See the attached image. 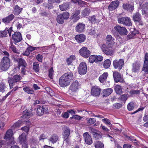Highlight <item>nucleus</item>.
<instances>
[{"mask_svg":"<svg viewBox=\"0 0 148 148\" xmlns=\"http://www.w3.org/2000/svg\"><path fill=\"white\" fill-rule=\"evenodd\" d=\"M12 38L15 45H16L17 43L20 42L22 39L21 33L18 32L14 33L12 35Z\"/></svg>","mask_w":148,"mask_h":148,"instance_id":"8","label":"nucleus"},{"mask_svg":"<svg viewBox=\"0 0 148 148\" xmlns=\"http://www.w3.org/2000/svg\"><path fill=\"white\" fill-rule=\"evenodd\" d=\"M142 14L148 17V2H146L142 6Z\"/></svg>","mask_w":148,"mask_h":148,"instance_id":"22","label":"nucleus"},{"mask_svg":"<svg viewBox=\"0 0 148 148\" xmlns=\"http://www.w3.org/2000/svg\"><path fill=\"white\" fill-rule=\"evenodd\" d=\"M90 12V10L88 8H86L82 12V15L84 17L89 15Z\"/></svg>","mask_w":148,"mask_h":148,"instance_id":"39","label":"nucleus"},{"mask_svg":"<svg viewBox=\"0 0 148 148\" xmlns=\"http://www.w3.org/2000/svg\"><path fill=\"white\" fill-rule=\"evenodd\" d=\"M144 64H148V54L147 53L145 55V60Z\"/></svg>","mask_w":148,"mask_h":148,"instance_id":"64","label":"nucleus"},{"mask_svg":"<svg viewBox=\"0 0 148 148\" xmlns=\"http://www.w3.org/2000/svg\"><path fill=\"white\" fill-rule=\"evenodd\" d=\"M79 83L76 80L73 81L70 86L69 92L70 91L72 92L77 91L79 88Z\"/></svg>","mask_w":148,"mask_h":148,"instance_id":"16","label":"nucleus"},{"mask_svg":"<svg viewBox=\"0 0 148 148\" xmlns=\"http://www.w3.org/2000/svg\"><path fill=\"white\" fill-rule=\"evenodd\" d=\"M114 89L115 92L118 94H121L122 93L121 86L119 85H117L115 86Z\"/></svg>","mask_w":148,"mask_h":148,"instance_id":"38","label":"nucleus"},{"mask_svg":"<svg viewBox=\"0 0 148 148\" xmlns=\"http://www.w3.org/2000/svg\"><path fill=\"white\" fill-rule=\"evenodd\" d=\"M108 75V74L107 72L104 73L99 77V81L101 83H104L106 81Z\"/></svg>","mask_w":148,"mask_h":148,"instance_id":"29","label":"nucleus"},{"mask_svg":"<svg viewBox=\"0 0 148 148\" xmlns=\"http://www.w3.org/2000/svg\"><path fill=\"white\" fill-rule=\"evenodd\" d=\"M53 72V71L52 68L50 69L49 70V76L51 79L52 78V76Z\"/></svg>","mask_w":148,"mask_h":148,"instance_id":"60","label":"nucleus"},{"mask_svg":"<svg viewBox=\"0 0 148 148\" xmlns=\"http://www.w3.org/2000/svg\"><path fill=\"white\" fill-rule=\"evenodd\" d=\"M29 129V126H25L21 127V130L24 131L27 134H28Z\"/></svg>","mask_w":148,"mask_h":148,"instance_id":"53","label":"nucleus"},{"mask_svg":"<svg viewBox=\"0 0 148 148\" xmlns=\"http://www.w3.org/2000/svg\"><path fill=\"white\" fill-rule=\"evenodd\" d=\"M87 121L88 124L92 125L96 122V119L95 118H90L87 119Z\"/></svg>","mask_w":148,"mask_h":148,"instance_id":"46","label":"nucleus"},{"mask_svg":"<svg viewBox=\"0 0 148 148\" xmlns=\"http://www.w3.org/2000/svg\"><path fill=\"white\" fill-rule=\"evenodd\" d=\"M69 16V14L67 12H64L62 14L58 15L56 18L57 22L59 24H62L65 19H68Z\"/></svg>","mask_w":148,"mask_h":148,"instance_id":"5","label":"nucleus"},{"mask_svg":"<svg viewBox=\"0 0 148 148\" xmlns=\"http://www.w3.org/2000/svg\"><path fill=\"white\" fill-rule=\"evenodd\" d=\"M79 52L80 55L84 58H88L90 56V52L86 47H82Z\"/></svg>","mask_w":148,"mask_h":148,"instance_id":"12","label":"nucleus"},{"mask_svg":"<svg viewBox=\"0 0 148 148\" xmlns=\"http://www.w3.org/2000/svg\"><path fill=\"white\" fill-rule=\"evenodd\" d=\"M133 20L136 23H138L139 24H141V17L140 14L138 12H136L134 14L132 17Z\"/></svg>","mask_w":148,"mask_h":148,"instance_id":"19","label":"nucleus"},{"mask_svg":"<svg viewBox=\"0 0 148 148\" xmlns=\"http://www.w3.org/2000/svg\"><path fill=\"white\" fill-rule=\"evenodd\" d=\"M5 88V84L3 83L0 84V91L3 92L5 91L4 89Z\"/></svg>","mask_w":148,"mask_h":148,"instance_id":"56","label":"nucleus"},{"mask_svg":"<svg viewBox=\"0 0 148 148\" xmlns=\"http://www.w3.org/2000/svg\"><path fill=\"white\" fill-rule=\"evenodd\" d=\"M101 89L97 86H93L91 89V93L94 96H99L100 94Z\"/></svg>","mask_w":148,"mask_h":148,"instance_id":"17","label":"nucleus"},{"mask_svg":"<svg viewBox=\"0 0 148 148\" xmlns=\"http://www.w3.org/2000/svg\"><path fill=\"white\" fill-rule=\"evenodd\" d=\"M85 25L82 23H79L75 27L76 31L81 33L84 31Z\"/></svg>","mask_w":148,"mask_h":148,"instance_id":"23","label":"nucleus"},{"mask_svg":"<svg viewBox=\"0 0 148 148\" xmlns=\"http://www.w3.org/2000/svg\"><path fill=\"white\" fill-rule=\"evenodd\" d=\"M128 98L127 95H122L120 97V99L122 101H125Z\"/></svg>","mask_w":148,"mask_h":148,"instance_id":"54","label":"nucleus"},{"mask_svg":"<svg viewBox=\"0 0 148 148\" xmlns=\"http://www.w3.org/2000/svg\"><path fill=\"white\" fill-rule=\"evenodd\" d=\"M68 80H69L71 82V80L74 79V77L73 73L71 72H68L63 75Z\"/></svg>","mask_w":148,"mask_h":148,"instance_id":"27","label":"nucleus"},{"mask_svg":"<svg viewBox=\"0 0 148 148\" xmlns=\"http://www.w3.org/2000/svg\"><path fill=\"white\" fill-rule=\"evenodd\" d=\"M111 64V61L109 59H107L104 62L103 66L106 69L108 68Z\"/></svg>","mask_w":148,"mask_h":148,"instance_id":"40","label":"nucleus"},{"mask_svg":"<svg viewBox=\"0 0 148 148\" xmlns=\"http://www.w3.org/2000/svg\"><path fill=\"white\" fill-rule=\"evenodd\" d=\"M23 8L19 7L18 5H16L14 8L13 13L15 15H18L22 10Z\"/></svg>","mask_w":148,"mask_h":148,"instance_id":"26","label":"nucleus"},{"mask_svg":"<svg viewBox=\"0 0 148 148\" xmlns=\"http://www.w3.org/2000/svg\"><path fill=\"white\" fill-rule=\"evenodd\" d=\"M8 81L9 83L10 88H12L13 86L15 85V84L16 83L12 77L8 78Z\"/></svg>","mask_w":148,"mask_h":148,"instance_id":"34","label":"nucleus"},{"mask_svg":"<svg viewBox=\"0 0 148 148\" xmlns=\"http://www.w3.org/2000/svg\"><path fill=\"white\" fill-rule=\"evenodd\" d=\"M69 7V4L68 2L64 3L59 5L60 9L62 11L67 10Z\"/></svg>","mask_w":148,"mask_h":148,"instance_id":"33","label":"nucleus"},{"mask_svg":"<svg viewBox=\"0 0 148 148\" xmlns=\"http://www.w3.org/2000/svg\"><path fill=\"white\" fill-rule=\"evenodd\" d=\"M19 64L18 66L19 68L21 66L26 67L27 66V64L25 61L22 58H19V61H18Z\"/></svg>","mask_w":148,"mask_h":148,"instance_id":"36","label":"nucleus"},{"mask_svg":"<svg viewBox=\"0 0 148 148\" xmlns=\"http://www.w3.org/2000/svg\"><path fill=\"white\" fill-rule=\"evenodd\" d=\"M80 13V11L79 10L76 11L73 14V15L71 16V18L72 19H74V21L75 22H76L79 18V17L78 16V15Z\"/></svg>","mask_w":148,"mask_h":148,"instance_id":"28","label":"nucleus"},{"mask_svg":"<svg viewBox=\"0 0 148 148\" xmlns=\"http://www.w3.org/2000/svg\"><path fill=\"white\" fill-rule=\"evenodd\" d=\"M36 112L39 116H41L44 114H46L48 112V110L46 106L44 107V106H38Z\"/></svg>","mask_w":148,"mask_h":148,"instance_id":"13","label":"nucleus"},{"mask_svg":"<svg viewBox=\"0 0 148 148\" xmlns=\"http://www.w3.org/2000/svg\"><path fill=\"white\" fill-rule=\"evenodd\" d=\"M117 21L118 23L123 24L124 25L130 26L132 25L130 19L127 17L119 18Z\"/></svg>","mask_w":148,"mask_h":148,"instance_id":"4","label":"nucleus"},{"mask_svg":"<svg viewBox=\"0 0 148 148\" xmlns=\"http://www.w3.org/2000/svg\"><path fill=\"white\" fill-rule=\"evenodd\" d=\"M89 131L90 133L93 134H94L97 132V130L96 129L92 127L89 128Z\"/></svg>","mask_w":148,"mask_h":148,"instance_id":"57","label":"nucleus"},{"mask_svg":"<svg viewBox=\"0 0 148 148\" xmlns=\"http://www.w3.org/2000/svg\"><path fill=\"white\" fill-rule=\"evenodd\" d=\"M70 129L68 127H65L62 133L63 138L64 141L67 144H69L71 143L70 138Z\"/></svg>","mask_w":148,"mask_h":148,"instance_id":"3","label":"nucleus"},{"mask_svg":"<svg viewBox=\"0 0 148 148\" xmlns=\"http://www.w3.org/2000/svg\"><path fill=\"white\" fill-rule=\"evenodd\" d=\"M20 143H21L23 147L28 148V145L26 141V136L25 133L22 134L19 137Z\"/></svg>","mask_w":148,"mask_h":148,"instance_id":"10","label":"nucleus"},{"mask_svg":"<svg viewBox=\"0 0 148 148\" xmlns=\"http://www.w3.org/2000/svg\"><path fill=\"white\" fill-rule=\"evenodd\" d=\"M96 58V56L95 55H92L90 56L89 59L90 62V63L95 62Z\"/></svg>","mask_w":148,"mask_h":148,"instance_id":"48","label":"nucleus"},{"mask_svg":"<svg viewBox=\"0 0 148 148\" xmlns=\"http://www.w3.org/2000/svg\"><path fill=\"white\" fill-rule=\"evenodd\" d=\"M113 92V90L111 88H107L103 90V96L106 97L110 95Z\"/></svg>","mask_w":148,"mask_h":148,"instance_id":"31","label":"nucleus"},{"mask_svg":"<svg viewBox=\"0 0 148 148\" xmlns=\"http://www.w3.org/2000/svg\"><path fill=\"white\" fill-rule=\"evenodd\" d=\"M23 122L22 121H18L15 123L12 126V127L16 128L20 127L23 123Z\"/></svg>","mask_w":148,"mask_h":148,"instance_id":"41","label":"nucleus"},{"mask_svg":"<svg viewBox=\"0 0 148 148\" xmlns=\"http://www.w3.org/2000/svg\"><path fill=\"white\" fill-rule=\"evenodd\" d=\"M36 59L40 62H42L43 57L40 54H38L37 56L36 57Z\"/></svg>","mask_w":148,"mask_h":148,"instance_id":"58","label":"nucleus"},{"mask_svg":"<svg viewBox=\"0 0 148 148\" xmlns=\"http://www.w3.org/2000/svg\"><path fill=\"white\" fill-rule=\"evenodd\" d=\"M75 38L78 42L81 43L84 41L86 39V37L85 35L82 34L80 35H76Z\"/></svg>","mask_w":148,"mask_h":148,"instance_id":"24","label":"nucleus"},{"mask_svg":"<svg viewBox=\"0 0 148 148\" xmlns=\"http://www.w3.org/2000/svg\"><path fill=\"white\" fill-rule=\"evenodd\" d=\"M102 51L105 54L111 55L112 54L113 51L111 47H107L105 44H103L101 46Z\"/></svg>","mask_w":148,"mask_h":148,"instance_id":"14","label":"nucleus"},{"mask_svg":"<svg viewBox=\"0 0 148 148\" xmlns=\"http://www.w3.org/2000/svg\"><path fill=\"white\" fill-rule=\"evenodd\" d=\"M93 135L96 139H98L101 137V135L98 133L97 132L94 134H93Z\"/></svg>","mask_w":148,"mask_h":148,"instance_id":"55","label":"nucleus"},{"mask_svg":"<svg viewBox=\"0 0 148 148\" xmlns=\"http://www.w3.org/2000/svg\"><path fill=\"white\" fill-rule=\"evenodd\" d=\"M12 78L16 83L19 81L21 79V76L18 75H14Z\"/></svg>","mask_w":148,"mask_h":148,"instance_id":"50","label":"nucleus"},{"mask_svg":"<svg viewBox=\"0 0 148 148\" xmlns=\"http://www.w3.org/2000/svg\"><path fill=\"white\" fill-rule=\"evenodd\" d=\"M20 22L21 23H20L19 22H17L16 24V27L18 29H20L22 27V24L24 23L23 19H22L21 21H20Z\"/></svg>","mask_w":148,"mask_h":148,"instance_id":"51","label":"nucleus"},{"mask_svg":"<svg viewBox=\"0 0 148 148\" xmlns=\"http://www.w3.org/2000/svg\"><path fill=\"white\" fill-rule=\"evenodd\" d=\"M102 121L104 123H105L106 124H108V125H110L111 123L110 122V120L107 119V118H105L103 119H102Z\"/></svg>","mask_w":148,"mask_h":148,"instance_id":"62","label":"nucleus"},{"mask_svg":"<svg viewBox=\"0 0 148 148\" xmlns=\"http://www.w3.org/2000/svg\"><path fill=\"white\" fill-rule=\"evenodd\" d=\"M124 64V60L123 59H120L119 60H116L113 62L114 68L115 69H118L120 71L122 68Z\"/></svg>","mask_w":148,"mask_h":148,"instance_id":"6","label":"nucleus"},{"mask_svg":"<svg viewBox=\"0 0 148 148\" xmlns=\"http://www.w3.org/2000/svg\"><path fill=\"white\" fill-rule=\"evenodd\" d=\"M10 49L13 51V52L18 54H19V53L18 50L16 49V47L14 45L12 44L10 47Z\"/></svg>","mask_w":148,"mask_h":148,"instance_id":"45","label":"nucleus"},{"mask_svg":"<svg viewBox=\"0 0 148 148\" xmlns=\"http://www.w3.org/2000/svg\"><path fill=\"white\" fill-rule=\"evenodd\" d=\"M83 136L85 141L87 144L90 145L92 143L91 136L89 134L88 132H86L84 133Z\"/></svg>","mask_w":148,"mask_h":148,"instance_id":"18","label":"nucleus"},{"mask_svg":"<svg viewBox=\"0 0 148 148\" xmlns=\"http://www.w3.org/2000/svg\"><path fill=\"white\" fill-rule=\"evenodd\" d=\"M14 15L13 14H11L3 18L2 19V21L5 24H8L10 23L14 19Z\"/></svg>","mask_w":148,"mask_h":148,"instance_id":"21","label":"nucleus"},{"mask_svg":"<svg viewBox=\"0 0 148 148\" xmlns=\"http://www.w3.org/2000/svg\"><path fill=\"white\" fill-rule=\"evenodd\" d=\"M89 19V21H90L92 23H95L97 20V19L96 18V16L95 15H93L90 17Z\"/></svg>","mask_w":148,"mask_h":148,"instance_id":"47","label":"nucleus"},{"mask_svg":"<svg viewBox=\"0 0 148 148\" xmlns=\"http://www.w3.org/2000/svg\"><path fill=\"white\" fill-rule=\"evenodd\" d=\"M59 83L61 87H64L69 85L70 82L63 75L60 78Z\"/></svg>","mask_w":148,"mask_h":148,"instance_id":"7","label":"nucleus"},{"mask_svg":"<svg viewBox=\"0 0 148 148\" xmlns=\"http://www.w3.org/2000/svg\"><path fill=\"white\" fill-rule=\"evenodd\" d=\"M33 68L34 70L36 72H38L40 68L39 64L38 62H34L33 63Z\"/></svg>","mask_w":148,"mask_h":148,"instance_id":"37","label":"nucleus"},{"mask_svg":"<svg viewBox=\"0 0 148 148\" xmlns=\"http://www.w3.org/2000/svg\"><path fill=\"white\" fill-rule=\"evenodd\" d=\"M113 106L116 109H119L122 106L121 104L118 103H115L113 105Z\"/></svg>","mask_w":148,"mask_h":148,"instance_id":"61","label":"nucleus"},{"mask_svg":"<svg viewBox=\"0 0 148 148\" xmlns=\"http://www.w3.org/2000/svg\"><path fill=\"white\" fill-rule=\"evenodd\" d=\"M13 134V131L12 130L9 129L6 132V133L4 139L6 140L9 138H12Z\"/></svg>","mask_w":148,"mask_h":148,"instance_id":"32","label":"nucleus"},{"mask_svg":"<svg viewBox=\"0 0 148 148\" xmlns=\"http://www.w3.org/2000/svg\"><path fill=\"white\" fill-rule=\"evenodd\" d=\"M58 139V136L56 134L52 135L49 138V141H50L52 143H56Z\"/></svg>","mask_w":148,"mask_h":148,"instance_id":"30","label":"nucleus"},{"mask_svg":"<svg viewBox=\"0 0 148 148\" xmlns=\"http://www.w3.org/2000/svg\"><path fill=\"white\" fill-rule=\"evenodd\" d=\"M142 71H144L146 73L148 74V64H144V67L143 68Z\"/></svg>","mask_w":148,"mask_h":148,"instance_id":"52","label":"nucleus"},{"mask_svg":"<svg viewBox=\"0 0 148 148\" xmlns=\"http://www.w3.org/2000/svg\"><path fill=\"white\" fill-rule=\"evenodd\" d=\"M23 90L28 94H32L34 91L32 89H31L28 87H25L23 88Z\"/></svg>","mask_w":148,"mask_h":148,"instance_id":"42","label":"nucleus"},{"mask_svg":"<svg viewBox=\"0 0 148 148\" xmlns=\"http://www.w3.org/2000/svg\"><path fill=\"white\" fill-rule=\"evenodd\" d=\"M96 62H101L102 61L103 59V57L100 56H96Z\"/></svg>","mask_w":148,"mask_h":148,"instance_id":"59","label":"nucleus"},{"mask_svg":"<svg viewBox=\"0 0 148 148\" xmlns=\"http://www.w3.org/2000/svg\"><path fill=\"white\" fill-rule=\"evenodd\" d=\"M8 34L6 29L5 30L0 31V37H4L6 36Z\"/></svg>","mask_w":148,"mask_h":148,"instance_id":"49","label":"nucleus"},{"mask_svg":"<svg viewBox=\"0 0 148 148\" xmlns=\"http://www.w3.org/2000/svg\"><path fill=\"white\" fill-rule=\"evenodd\" d=\"M113 75L115 82H123L124 80L122 77L121 75L118 72L114 71L113 72Z\"/></svg>","mask_w":148,"mask_h":148,"instance_id":"11","label":"nucleus"},{"mask_svg":"<svg viewBox=\"0 0 148 148\" xmlns=\"http://www.w3.org/2000/svg\"><path fill=\"white\" fill-rule=\"evenodd\" d=\"M21 69V73L23 75H25L26 71V67L22 66Z\"/></svg>","mask_w":148,"mask_h":148,"instance_id":"63","label":"nucleus"},{"mask_svg":"<svg viewBox=\"0 0 148 148\" xmlns=\"http://www.w3.org/2000/svg\"><path fill=\"white\" fill-rule=\"evenodd\" d=\"M114 29H112L111 32L114 35L116 34V31L121 35H126L127 34V31L126 28L124 27H121L119 25H117L115 26Z\"/></svg>","mask_w":148,"mask_h":148,"instance_id":"2","label":"nucleus"},{"mask_svg":"<svg viewBox=\"0 0 148 148\" xmlns=\"http://www.w3.org/2000/svg\"><path fill=\"white\" fill-rule=\"evenodd\" d=\"M106 40L107 44L108 45H112L115 43L114 38L112 37V36L110 35H108L107 36Z\"/></svg>","mask_w":148,"mask_h":148,"instance_id":"25","label":"nucleus"},{"mask_svg":"<svg viewBox=\"0 0 148 148\" xmlns=\"http://www.w3.org/2000/svg\"><path fill=\"white\" fill-rule=\"evenodd\" d=\"M133 70L135 72L138 70L139 65L138 64L137 62L134 63L133 64Z\"/></svg>","mask_w":148,"mask_h":148,"instance_id":"44","label":"nucleus"},{"mask_svg":"<svg viewBox=\"0 0 148 148\" xmlns=\"http://www.w3.org/2000/svg\"><path fill=\"white\" fill-rule=\"evenodd\" d=\"M123 8L124 10L132 12L134 10V4L133 2L124 3L123 5Z\"/></svg>","mask_w":148,"mask_h":148,"instance_id":"15","label":"nucleus"},{"mask_svg":"<svg viewBox=\"0 0 148 148\" xmlns=\"http://www.w3.org/2000/svg\"><path fill=\"white\" fill-rule=\"evenodd\" d=\"M134 104L132 102H130L128 103L127 106V108L129 111H131L133 110L134 108Z\"/></svg>","mask_w":148,"mask_h":148,"instance_id":"43","label":"nucleus"},{"mask_svg":"<svg viewBox=\"0 0 148 148\" xmlns=\"http://www.w3.org/2000/svg\"><path fill=\"white\" fill-rule=\"evenodd\" d=\"M119 1L116 0L111 2L108 7V9L110 11H112L116 9L119 6Z\"/></svg>","mask_w":148,"mask_h":148,"instance_id":"20","label":"nucleus"},{"mask_svg":"<svg viewBox=\"0 0 148 148\" xmlns=\"http://www.w3.org/2000/svg\"><path fill=\"white\" fill-rule=\"evenodd\" d=\"M87 66L86 63L82 62L79 65L78 72L80 75H84L86 73L87 71Z\"/></svg>","mask_w":148,"mask_h":148,"instance_id":"9","label":"nucleus"},{"mask_svg":"<svg viewBox=\"0 0 148 148\" xmlns=\"http://www.w3.org/2000/svg\"><path fill=\"white\" fill-rule=\"evenodd\" d=\"M10 66V60L7 57H3L0 63V69L1 71H6Z\"/></svg>","mask_w":148,"mask_h":148,"instance_id":"1","label":"nucleus"},{"mask_svg":"<svg viewBox=\"0 0 148 148\" xmlns=\"http://www.w3.org/2000/svg\"><path fill=\"white\" fill-rule=\"evenodd\" d=\"M95 148H104V145L103 143L99 141H96L94 143Z\"/></svg>","mask_w":148,"mask_h":148,"instance_id":"35","label":"nucleus"}]
</instances>
